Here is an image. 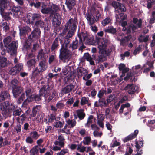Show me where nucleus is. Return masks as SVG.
<instances>
[{
  "instance_id": "4468645a",
  "label": "nucleus",
  "mask_w": 155,
  "mask_h": 155,
  "mask_svg": "<svg viewBox=\"0 0 155 155\" xmlns=\"http://www.w3.org/2000/svg\"><path fill=\"white\" fill-rule=\"evenodd\" d=\"M61 18L60 14L55 12L54 14V15L52 18V21L53 25L55 28L58 27L61 24Z\"/></svg>"
},
{
  "instance_id": "a878e982",
  "label": "nucleus",
  "mask_w": 155,
  "mask_h": 155,
  "mask_svg": "<svg viewBox=\"0 0 155 155\" xmlns=\"http://www.w3.org/2000/svg\"><path fill=\"white\" fill-rule=\"evenodd\" d=\"M80 35H81V37H82V38H83L84 40L87 43L91 44L93 42V38L89 36H88L87 34H86L84 33H82Z\"/></svg>"
},
{
  "instance_id": "603ef678",
  "label": "nucleus",
  "mask_w": 155,
  "mask_h": 155,
  "mask_svg": "<svg viewBox=\"0 0 155 155\" xmlns=\"http://www.w3.org/2000/svg\"><path fill=\"white\" fill-rule=\"evenodd\" d=\"M21 109L20 108L18 107L17 108L13 111V114L15 116H19L21 114Z\"/></svg>"
},
{
  "instance_id": "2f4dec72",
  "label": "nucleus",
  "mask_w": 155,
  "mask_h": 155,
  "mask_svg": "<svg viewBox=\"0 0 155 155\" xmlns=\"http://www.w3.org/2000/svg\"><path fill=\"white\" fill-rule=\"evenodd\" d=\"M64 42L63 43L62 40L60 39V43L61 45H63L65 47H68V45L71 41V39L65 36L64 37Z\"/></svg>"
},
{
  "instance_id": "774afa93",
  "label": "nucleus",
  "mask_w": 155,
  "mask_h": 155,
  "mask_svg": "<svg viewBox=\"0 0 155 155\" xmlns=\"http://www.w3.org/2000/svg\"><path fill=\"white\" fill-rule=\"evenodd\" d=\"M68 150L67 149L62 150L61 152L57 153V155H64L65 154L68 152Z\"/></svg>"
},
{
  "instance_id": "bb28decb",
  "label": "nucleus",
  "mask_w": 155,
  "mask_h": 155,
  "mask_svg": "<svg viewBox=\"0 0 155 155\" xmlns=\"http://www.w3.org/2000/svg\"><path fill=\"white\" fill-rule=\"evenodd\" d=\"M117 31L116 28H114L112 26H108L107 28L105 29L104 30L106 32L110 33L114 35L116 34Z\"/></svg>"
},
{
  "instance_id": "ea45409f",
  "label": "nucleus",
  "mask_w": 155,
  "mask_h": 155,
  "mask_svg": "<svg viewBox=\"0 0 155 155\" xmlns=\"http://www.w3.org/2000/svg\"><path fill=\"white\" fill-rule=\"evenodd\" d=\"M7 59L6 58H0V68H4L7 65Z\"/></svg>"
},
{
  "instance_id": "39448f33",
  "label": "nucleus",
  "mask_w": 155,
  "mask_h": 155,
  "mask_svg": "<svg viewBox=\"0 0 155 155\" xmlns=\"http://www.w3.org/2000/svg\"><path fill=\"white\" fill-rule=\"evenodd\" d=\"M71 57V50L68 47L61 45V48L59 50V58L60 61L65 62L66 61L69 60Z\"/></svg>"
},
{
  "instance_id": "a211bd4d",
  "label": "nucleus",
  "mask_w": 155,
  "mask_h": 155,
  "mask_svg": "<svg viewBox=\"0 0 155 155\" xmlns=\"http://www.w3.org/2000/svg\"><path fill=\"white\" fill-rule=\"evenodd\" d=\"M138 132V130H135L134 133H131L130 135L125 137L123 139V142L124 143L126 142L135 138L137 135Z\"/></svg>"
},
{
  "instance_id": "e433bc0d",
  "label": "nucleus",
  "mask_w": 155,
  "mask_h": 155,
  "mask_svg": "<svg viewBox=\"0 0 155 155\" xmlns=\"http://www.w3.org/2000/svg\"><path fill=\"white\" fill-rule=\"evenodd\" d=\"M41 12L43 14H47L51 12V9L50 7H46L45 6L42 5Z\"/></svg>"
},
{
  "instance_id": "5701e85b",
  "label": "nucleus",
  "mask_w": 155,
  "mask_h": 155,
  "mask_svg": "<svg viewBox=\"0 0 155 155\" xmlns=\"http://www.w3.org/2000/svg\"><path fill=\"white\" fill-rule=\"evenodd\" d=\"M23 90V88L21 87H16L13 88L12 92L14 97L19 96Z\"/></svg>"
},
{
  "instance_id": "8fccbe9b",
  "label": "nucleus",
  "mask_w": 155,
  "mask_h": 155,
  "mask_svg": "<svg viewBox=\"0 0 155 155\" xmlns=\"http://www.w3.org/2000/svg\"><path fill=\"white\" fill-rule=\"evenodd\" d=\"M67 124L68 125H70V127H68L72 128L74 126H75L76 124V122L74 120L73 121L72 120H70L68 119L66 121Z\"/></svg>"
},
{
  "instance_id": "c85d7f7f",
  "label": "nucleus",
  "mask_w": 155,
  "mask_h": 155,
  "mask_svg": "<svg viewBox=\"0 0 155 155\" xmlns=\"http://www.w3.org/2000/svg\"><path fill=\"white\" fill-rule=\"evenodd\" d=\"M30 155H39V147L38 145L34 146L30 150Z\"/></svg>"
},
{
  "instance_id": "c756f323",
  "label": "nucleus",
  "mask_w": 155,
  "mask_h": 155,
  "mask_svg": "<svg viewBox=\"0 0 155 155\" xmlns=\"http://www.w3.org/2000/svg\"><path fill=\"white\" fill-rule=\"evenodd\" d=\"M39 66L40 67L41 72H43L47 69V64L44 60L41 61L39 63Z\"/></svg>"
},
{
  "instance_id": "de8ad7c7",
  "label": "nucleus",
  "mask_w": 155,
  "mask_h": 155,
  "mask_svg": "<svg viewBox=\"0 0 155 155\" xmlns=\"http://www.w3.org/2000/svg\"><path fill=\"white\" fill-rule=\"evenodd\" d=\"M102 100H101V99H99V102L96 101L94 104V106L95 107H98L99 106H101L103 105V104H106V101L102 99Z\"/></svg>"
},
{
  "instance_id": "c03bdc74",
  "label": "nucleus",
  "mask_w": 155,
  "mask_h": 155,
  "mask_svg": "<svg viewBox=\"0 0 155 155\" xmlns=\"http://www.w3.org/2000/svg\"><path fill=\"white\" fill-rule=\"evenodd\" d=\"M47 117L48 119V122H46V124L48 122L52 123L54 120L56 119V115L52 114L48 115Z\"/></svg>"
},
{
  "instance_id": "bf43d9fd",
  "label": "nucleus",
  "mask_w": 155,
  "mask_h": 155,
  "mask_svg": "<svg viewBox=\"0 0 155 155\" xmlns=\"http://www.w3.org/2000/svg\"><path fill=\"white\" fill-rule=\"evenodd\" d=\"M154 22H155V11L152 12L151 18L149 21V23L151 24H152Z\"/></svg>"
},
{
  "instance_id": "69168bd1",
  "label": "nucleus",
  "mask_w": 155,
  "mask_h": 155,
  "mask_svg": "<svg viewBox=\"0 0 155 155\" xmlns=\"http://www.w3.org/2000/svg\"><path fill=\"white\" fill-rule=\"evenodd\" d=\"M88 100V97H82L81 101V105H83L87 104Z\"/></svg>"
},
{
  "instance_id": "c9c22d12",
  "label": "nucleus",
  "mask_w": 155,
  "mask_h": 155,
  "mask_svg": "<svg viewBox=\"0 0 155 155\" xmlns=\"http://www.w3.org/2000/svg\"><path fill=\"white\" fill-rule=\"evenodd\" d=\"M77 113L78 117L80 120L83 119L85 116V114L83 110L80 109L77 110Z\"/></svg>"
},
{
  "instance_id": "ddd939ff",
  "label": "nucleus",
  "mask_w": 155,
  "mask_h": 155,
  "mask_svg": "<svg viewBox=\"0 0 155 155\" xmlns=\"http://www.w3.org/2000/svg\"><path fill=\"white\" fill-rule=\"evenodd\" d=\"M108 56L105 53H100L96 56L94 54L92 55V56L94 60L96 61L97 63L99 64L102 63L107 60V56Z\"/></svg>"
},
{
  "instance_id": "e2e57ef3",
  "label": "nucleus",
  "mask_w": 155,
  "mask_h": 155,
  "mask_svg": "<svg viewBox=\"0 0 155 155\" xmlns=\"http://www.w3.org/2000/svg\"><path fill=\"white\" fill-rule=\"evenodd\" d=\"M75 32V31L70 30L68 32L67 35L66 36L68 37V38H69L71 39L72 37L74 35Z\"/></svg>"
},
{
  "instance_id": "a18cd8bd",
  "label": "nucleus",
  "mask_w": 155,
  "mask_h": 155,
  "mask_svg": "<svg viewBox=\"0 0 155 155\" xmlns=\"http://www.w3.org/2000/svg\"><path fill=\"white\" fill-rule=\"evenodd\" d=\"M45 56H46L43 51V50L41 49L39 51L37 57V58L39 59L40 58L41 59L43 60L45 59Z\"/></svg>"
},
{
  "instance_id": "9b49d317",
  "label": "nucleus",
  "mask_w": 155,
  "mask_h": 155,
  "mask_svg": "<svg viewBox=\"0 0 155 155\" xmlns=\"http://www.w3.org/2000/svg\"><path fill=\"white\" fill-rule=\"evenodd\" d=\"M125 90H128V92L130 94L138 93L139 92V87L133 84H128L125 87Z\"/></svg>"
},
{
  "instance_id": "4d7b16f0",
  "label": "nucleus",
  "mask_w": 155,
  "mask_h": 155,
  "mask_svg": "<svg viewBox=\"0 0 155 155\" xmlns=\"http://www.w3.org/2000/svg\"><path fill=\"white\" fill-rule=\"evenodd\" d=\"M84 68L80 67V68H78L77 69V71L78 72V76L79 78L82 77V73L84 71Z\"/></svg>"
},
{
  "instance_id": "dca6fc26",
  "label": "nucleus",
  "mask_w": 155,
  "mask_h": 155,
  "mask_svg": "<svg viewBox=\"0 0 155 155\" xmlns=\"http://www.w3.org/2000/svg\"><path fill=\"white\" fill-rule=\"evenodd\" d=\"M31 31V29L28 26H21L19 28L20 34V36H25L28 34Z\"/></svg>"
},
{
  "instance_id": "0eeeda50",
  "label": "nucleus",
  "mask_w": 155,
  "mask_h": 155,
  "mask_svg": "<svg viewBox=\"0 0 155 155\" xmlns=\"http://www.w3.org/2000/svg\"><path fill=\"white\" fill-rule=\"evenodd\" d=\"M18 45L17 42L15 41H13L5 47L6 50L11 55L16 56Z\"/></svg>"
},
{
  "instance_id": "20e7f679",
  "label": "nucleus",
  "mask_w": 155,
  "mask_h": 155,
  "mask_svg": "<svg viewBox=\"0 0 155 155\" xmlns=\"http://www.w3.org/2000/svg\"><path fill=\"white\" fill-rule=\"evenodd\" d=\"M91 10L93 11V15L88 11L86 14V19L90 25H93L101 17V15L99 11L96 10L94 7H92Z\"/></svg>"
},
{
  "instance_id": "4be33fe9",
  "label": "nucleus",
  "mask_w": 155,
  "mask_h": 155,
  "mask_svg": "<svg viewBox=\"0 0 155 155\" xmlns=\"http://www.w3.org/2000/svg\"><path fill=\"white\" fill-rule=\"evenodd\" d=\"M137 74L136 72L134 71L133 72H130L128 73L126 76L124 78V80L125 81H127L129 79L132 81L135 82L137 80L135 79L134 77L132 79L133 76Z\"/></svg>"
},
{
  "instance_id": "f704fd0d",
  "label": "nucleus",
  "mask_w": 155,
  "mask_h": 155,
  "mask_svg": "<svg viewBox=\"0 0 155 155\" xmlns=\"http://www.w3.org/2000/svg\"><path fill=\"white\" fill-rule=\"evenodd\" d=\"M1 27H2L3 30L7 32L10 30V23L6 22H2Z\"/></svg>"
},
{
  "instance_id": "052dcab7",
  "label": "nucleus",
  "mask_w": 155,
  "mask_h": 155,
  "mask_svg": "<svg viewBox=\"0 0 155 155\" xmlns=\"http://www.w3.org/2000/svg\"><path fill=\"white\" fill-rule=\"evenodd\" d=\"M27 117H28L25 114H23L17 118V120H20L21 122L23 124Z\"/></svg>"
},
{
  "instance_id": "4c0bfd02",
  "label": "nucleus",
  "mask_w": 155,
  "mask_h": 155,
  "mask_svg": "<svg viewBox=\"0 0 155 155\" xmlns=\"http://www.w3.org/2000/svg\"><path fill=\"white\" fill-rule=\"evenodd\" d=\"M12 37L10 36H8L5 38L3 40L5 47H7L8 45L10 44L12 41Z\"/></svg>"
},
{
  "instance_id": "13d9d810",
  "label": "nucleus",
  "mask_w": 155,
  "mask_h": 155,
  "mask_svg": "<svg viewBox=\"0 0 155 155\" xmlns=\"http://www.w3.org/2000/svg\"><path fill=\"white\" fill-rule=\"evenodd\" d=\"M155 0H147V7L148 9L151 8L155 3Z\"/></svg>"
},
{
  "instance_id": "412c9836",
  "label": "nucleus",
  "mask_w": 155,
  "mask_h": 155,
  "mask_svg": "<svg viewBox=\"0 0 155 155\" xmlns=\"http://www.w3.org/2000/svg\"><path fill=\"white\" fill-rule=\"evenodd\" d=\"M41 5V3L38 0H33L29 3V5L31 7L33 6L37 9H40Z\"/></svg>"
},
{
  "instance_id": "49530a36",
  "label": "nucleus",
  "mask_w": 155,
  "mask_h": 155,
  "mask_svg": "<svg viewBox=\"0 0 155 155\" xmlns=\"http://www.w3.org/2000/svg\"><path fill=\"white\" fill-rule=\"evenodd\" d=\"M29 134L33 139H37L40 136V135L35 131L31 132Z\"/></svg>"
},
{
  "instance_id": "423d86ee",
  "label": "nucleus",
  "mask_w": 155,
  "mask_h": 155,
  "mask_svg": "<svg viewBox=\"0 0 155 155\" xmlns=\"http://www.w3.org/2000/svg\"><path fill=\"white\" fill-rule=\"evenodd\" d=\"M9 105L10 103L8 101H6L1 104L0 109L2 111L3 117L5 118L11 116V112L8 108Z\"/></svg>"
},
{
  "instance_id": "7ed1b4c3",
  "label": "nucleus",
  "mask_w": 155,
  "mask_h": 155,
  "mask_svg": "<svg viewBox=\"0 0 155 155\" xmlns=\"http://www.w3.org/2000/svg\"><path fill=\"white\" fill-rule=\"evenodd\" d=\"M96 41L98 44L99 53H105L108 56H110L111 50L107 48V47L110 44V41L105 38H100L97 37H96Z\"/></svg>"
},
{
  "instance_id": "6e6552de",
  "label": "nucleus",
  "mask_w": 155,
  "mask_h": 155,
  "mask_svg": "<svg viewBox=\"0 0 155 155\" xmlns=\"http://www.w3.org/2000/svg\"><path fill=\"white\" fill-rule=\"evenodd\" d=\"M7 10L11 11L12 12V15L16 17H18L21 15V8L20 6H16L9 4L8 6Z\"/></svg>"
},
{
  "instance_id": "680f3d73",
  "label": "nucleus",
  "mask_w": 155,
  "mask_h": 155,
  "mask_svg": "<svg viewBox=\"0 0 155 155\" xmlns=\"http://www.w3.org/2000/svg\"><path fill=\"white\" fill-rule=\"evenodd\" d=\"M10 96L9 93L7 91H2L0 94V97H10Z\"/></svg>"
},
{
  "instance_id": "09e8293b",
  "label": "nucleus",
  "mask_w": 155,
  "mask_h": 155,
  "mask_svg": "<svg viewBox=\"0 0 155 155\" xmlns=\"http://www.w3.org/2000/svg\"><path fill=\"white\" fill-rule=\"evenodd\" d=\"M9 73L11 75H15L18 74L19 72L14 66L10 69L9 71Z\"/></svg>"
},
{
  "instance_id": "393cba45",
  "label": "nucleus",
  "mask_w": 155,
  "mask_h": 155,
  "mask_svg": "<svg viewBox=\"0 0 155 155\" xmlns=\"http://www.w3.org/2000/svg\"><path fill=\"white\" fill-rule=\"evenodd\" d=\"M76 0H66L65 4L69 11H71L76 4Z\"/></svg>"
},
{
  "instance_id": "f3484780",
  "label": "nucleus",
  "mask_w": 155,
  "mask_h": 155,
  "mask_svg": "<svg viewBox=\"0 0 155 155\" xmlns=\"http://www.w3.org/2000/svg\"><path fill=\"white\" fill-rule=\"evenodd\" d=\"M60 39L58 37H56L52 42L51 47V51L55 52L57 50L59 46V41Z\"/></svg>"
},
{
  "instance_id": "9d476101",
  "label": "nucleus",
  "mask_w": 155,
  "mask_h": 155,
  "mask_svg": "<svg viewBox=\"0 0 155 155\" xmlns=\"http://www.w3.org/2000/svg\"><path fill=\"white\" fill-rule=\"evenodd\" d=\"M78 37L79 38V41L76 38L75 40H73L72 43L69 45L68 48L70 50H71L72 51L73 50L76 49L78 48V47L82 44V38L81 37V35H79Z\"/></svg>"
},
{
  "instance_id": "6e6d98bb",
  "label": "nucleus",
  "mask_w": 155,
  "mask_h": 155,
  "mask_svg": "<svg viewBox=\"0 0 155 155\" xmlns=\"http://www.w3.org/2000/svg\"><path fill=\"white\" fill-rule=\"evenodd\" d=\"M84 140H83V143L85 145H88L91 141V138L90 137L86 136L84 138Z\"/></svg>"
},
{
  "instance_id": "864d4df0",
  "label": "nucleus",
  "mask_w": 155,
  "mask_h": 155,
  "mask_svg": "<svg viewBox=\"0 0 155 155\" xmlns=\"http://www.w3.org/2000/svg\"><path fill=\"white\" fill-rule=\"evenodd\" d=\"M51 9V12H55L59 9V7L58 5L55 4H52V5L50 7Z\"/></svg>"
},
{
  "instance_id": "5fc2aeb1",
  "label": "nucleus",
  "mask_w": 155,
  "mask_h": 155,
  "mask_svg": "<svg viewBox=\"0 0 155 155\" xmlns=\"http://www.w3.org/2000/svg\"><path fill=\"white\" fill-rule=\"evenodd\" d=\"M111 20L109 17H107L102 21V24L104 26L108 24L111 21Z\"/></svg>"
},
{
  "instance_id": "f8f14e48",
  "label": "nucleus",
  "mask_w": 155,
  "mask_h": 155,
  "mask_svg": "<svg viewBox=\"0 0 155 155\" xmlns=\"http://www.w3.org/2000/svg\"><path fill=\"white\" fill-rule=\"evenodd\" d=\"M7 8H0V13L2 18L5 21H9L11 20V16L12 15V13L10 11L7 12H5L4 10L5 9H7Z\"/></svg>"
},
{
  "instance_id": "338daca9",
  "label": "nucleus",
  "mask_w": 155,
  "mask_h": 155,
  "mask_svg": "<svg viewBox=\"0 0 155 155\" xmlns=\"http://www.w3.org/2000/svg\"><path fill=\"white\" fill-rule=\"evenodd\" d=\"M104 94H106V91L103 89H101L99 91L98 96V97H102Z\"/></svg>"
},
{
  "instance_id": "f257e3e1",
  "label": "nucleus",
  "mask_w": 155,
  "mask_h": 155,
  "mask_svg": "<svg viewBox=\"0 0 155 155\" xmlns=\"http://www.w3.org/2000/svg\"><path fill=\"white\" fill-rule=\"evenodd\" d=\"M35 26L36 27L28 35V41L29 42L38 41L40 39L41 34L40 28H43L45 31H49L51 28V25L48 23H46L41 20L36 21Z\"/></svg>"
},
{
  "instance_id": "cd10ccee",
  "label": "nucleus",
  "mask_w": 155,
  "mask_h": 155,
  "mask_svg": "<svg viewBox=\"0 0 155 155\" xmlns=\"http://www.w3.org/2000/svg\"><path fill=\"white\" fill-rule=\"evenodd\" d=\"M124 12L119 11L117 12L116 15L115 17L117 20L119 19V16L121 18L120 20H126L127 19V16L126 14H124L123 13Z\"/></svg>"
},
{
  "instance_id": "a19ab883",
  "label": "nucleus",
  "mask_w": 155,
  "mask_h": 155,
  "mask_svg": "<svg viewBox=\"0 0 155 155\" xmlns=\"http://www.w3.org/2000/svg\"><path fill=\"white\" fill-rule=\"evenodd\" d=\"M8 2V0H0V8H7L9 4Z\"/></svg>"
},
{
  "instance_id": "79ce46f5",
  "label": "nucleus",
  "mask_w": 155,
  "mask_h": 155,
  "mask_svg": "<svg viewBox=\"0 0 155 155\" xmlns=\"http://www.w3.org/2000/svg\"><path fill=\"white\" fill-rule=\"evenodd\" d=\"M41 15L39 14L34 13L33 14L32 17V22L36 21L41 20Z\"/></svg>"
},
{
  "instance_id": "b1692460",
  "label": "nucleus",
  "mask_w": 155,
  "mask_h": 155,
  "mask_svg": "<svg viewBox=\"0 0 155 155\" xmlns=\"http://www.w3.org/2000/svg\"><path fill=\"white\" fill-rule=\"evenodd\" d=\"M36 60L35 58H32L30 59L27 62V65L28 68L31 69L33 67H35L36 64Z\"/></svg>"
},
{
  "instance_id": "1a4fd4ad",
  "label": "nucleus",
  "mask_w": 155,
  "mask_h": 155,
  "mask_svg": "<svg viewBox=\"0 0 155 155\" xmlns=\"http://www.w3.org/2000/svg\"><path fill=\"white\" fill-rule=\"evenodd\" d=\"M78 24V20L77 17H75L73 19H70L67 22L66 24L67 27H68L70 30L76 31Z\"/></svg>"
},
{
  "instance_id": "7c9ffc66",
  "label": "nucleus",
  "mask_w": 155,
  "mask_h": 155,
  "mask_svg": "<svg viewBox=\"0 0 155 155\" xmlns=\"http://www.w3.org/2000/svg\"><path fill=\"white\" fill-rule=\"evenodd\" d=\"M63 73L64 75L68 74V76H71L72 75V68L69 66H66L63 69Z\"/></svg>"
},
{
  "instance_id": "3c124183",
  "label": "nucleus",
  "mask_w": 155,
  "mask_h": 155,
  "mask_svg": "<svg viewBox=\"0 0 155 155\" xmlns=\"http://www.w3.org/2000/svg\"><path fill=\"white\" fill-rule=\"evenodd\" d=\"M19 73L21 71H23V64L21 63H18L15 66Z\"/></svg>"
},
{
  "instance_id": "aec40b11",
  "label": "nucleus",
  "mask_w": 155,
  "mask_h": 155,
  "mask_svg": "<svg viewBox=\"0 0 155 155\" xmlns=\"http://www.w3.org/2000/svg\"><path fill=\"white\" fill-rule=\"evenodd\" d=\"M42 72L37 67L33 68L32 73V78L38 79L39 74H42Z\"/></svg>"
},
{
  "instance_id": "f03ea898",
  "label": "nucleus",
  "mask_w": 155,
  "mask_h": 155,
  "mask_svg": "<svg viewBox=\"0 0 155 155\" xmlns=\"http://www.w3.org/2000/svg\"><path fill=\"white\" fill-rule=\"evenodd\" d=\"M96 41L98 44L99 53H105L108 56H110L111 50L107 48V47L110 44V41L105 38H100L97 37H96Z\"/></svg>"
},
{
  "instance_id": "0e129e2a",
  "label": "nucleus",
  "mask_w": 155,
  "mask_h": 155,
  "mask_svg": "<svg viewBox=\"0 0 155 155\" xmlns=\"http://www.w3.org/2000/svg\"><path fill=\"white\" fill-rule=\"evenodd\" d=\"M25 141L27 143L30 144L33 143L34 142L33 139L30 136H28L27 137Z\"/></svg>"
},
{
  "instance_id": "473e14b6",
  "label": "nucleus",
  "mask_w": 155,
  "mask_h": 155,
  "mask_svg": "<svg viewBox=\"0 0 155 155\" xmlns=\"http://www.w3.org/2000/svg\"><path fill=\"white\" fill-rule=\"evenodd\" d=\"M25 93L26 97H32V96L33 97H38L37 95H34V94L30 88H27L25 89Z\"/></svg>"
},
{
  "instance_id": "6ab92c4d",
  "label": "nucleus",
  "mask_w": 155,
  "mask_h": 155,
  "mask_svg": "<svg viewBox=\"0 0 155 155\" xmlns=\"http://www.w3.org/2000/svg\"><path fill=\"white\" fill-rule=\"evenodd\" d=\"M75 87V85L70 84L66 86L64 88H63L61 91L62 94H64L68 93L73 90Z\"/></svg>"
},
{
  "instance_id": "72a5a7b5",
  "label": "nucleus",
  "mask_w": 155,
  "mask_h": 155,
  "mask_svg": "<svg viewBox=\"0 0 155 155\" xmlns=\"http://www.w3.org/2000/svg\"><path fill=\"white\" fill-rule=\"evenodd\" d=\"M47 93L46 87H43L40 90L39 97H47V96H48V95L47 94Z\"/></svg>"
},
{
  "instance_id": "37998d69",
  "label": "nucleus",
  "mask_w": 155,
  "mask_h": 155,
  "mask_svg": "<svg viewBox=\"0 0 155 155\" xmlns=\"http://www.w3.org/2000/svg\"><path fill=\"white\" fill-rule=\"evenodd\" d=\"M28 38L27 40L25 42L24 45V48L28 50L30 49L31 46V43L33 42H35L38 41H36L33 42H29L28 41Z\"/></svg>"
},
{
  "instance_id": "2eb2a0df",
  "label": "nucleus",
  "mask_w": 155,
  "mask_h": 155,
  "mask_svg": "<svg viewBox=\"0 0 155 155\" xmlns=\"http://www.w3.org/2000/svg\"><path fill=\"white\" fill-rule=\"evenodd\" d=\"M112 5L115 9H117L115 11L116 13L119 11L122 12H125L126 11V9L125 7L122 5L120 3L116 1H113L112 3Z\"/></svg>"
},
{
  "instance_id": "58836bf2",
  "label": "nucleus",
  "mask_w": 155,
  "mask_h": 155,
  "mask_svg": "<svg viewBox=\"0 0 155 155\" xmlns=\"http://www.w3.org/2000/svg\"><path fill=\"white\" fill-rule=\"evenodd\" d=\"M136 147V151H139L141 148L143 146V143L142 141H136L135 145Z\"/></svg>"
}]
</instances>
